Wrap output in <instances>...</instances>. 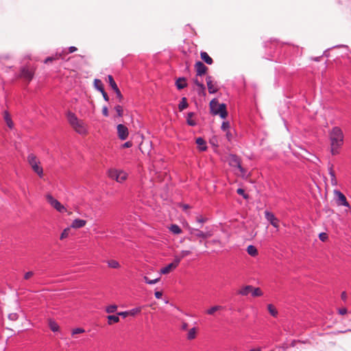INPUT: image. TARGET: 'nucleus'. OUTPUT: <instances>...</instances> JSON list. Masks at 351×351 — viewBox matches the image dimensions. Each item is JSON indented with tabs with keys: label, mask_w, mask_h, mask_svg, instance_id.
<instances>
[{
	"label": "nucleus",
	"mask_w": 351,
	"mask_h": 351,
	"mask_svg": "<svg viewBox=\"0 0 351 351\" xmlns=\"http://www.w3.org/2000/svg\"><path fill=\"white\" fill-rule=\"evenodd\" d=\"M206 84L208 92L211 94L215 93L218 91V88L216 84V82H215L213 80V77L211 76H207L206 77Z\"/></svg>",
	"instance_id": "ddd939ff"
},
{
	"label": "nucleus",
	"mask_w": 351,
	"mask_h": 351,
	"mask_svg": "<svg viewBox=\"0 0 351 351\" xmlns=\"http://www.w3.org/2000/svg\"><path fill=\"white\" fill-rule=\"evenodd\" d=\"M339 313L341 315H346L347 313V309L346 308H342L339 309Z\"/></svg>",
	"instance_id": "4d7b16f0"
},
{
	"label": "nucleus",
	"mask_w": 351,
	"mask_h": 351,
	"mask_svg": "<svg viewBox=\"0 0 351 351\" xmlns=\"http://www.w3.org/2000/svg\"><path fill=\"white\" fill-rule=\"evenodd\" d=\"M250 351H261V350L260 348H257V349H252Z\"/></svg>",
	"instance_id": "69168bd1"
},
{
	"label": "nucleus",
	"mask_w": 351,
	"mask_h": 351,
	"mask_svg": "<svg viewBox=\"0 0 351 351\" xmlns=\"http://www.w3.org/2000/svg\"><path fill=\"white\" fill-rule=\"evenodd\" d=\"M108 82H109V84L110 86H111V88H112L113 90H116L117 88H118V86L116 84V82H114L113 77L112 75H109L108 76Z\"/></svg>",
	"instance_id": "473e14b6"
},
{
	"label": "nucleus",
	"mask_w": 351,
	"mask_h": 351,
	"mask_svg": "<svg viewBox=\"0 0 351 351\" xmlns=\"http://www.w3.org/2000/svg\"><path fill=\"white\" fill-rule=\"evenodd\" d=\"M251 293L254 297H259V296L263 295V291H261V289L260 288H254L253 287V290L251 291Z\"/></svg>",
	"instance_id": "c9c22d12"
},
{
	"label": "nucleus",
	"mask_w": 351,
	"mask_h": 351,
	"mask_svg": "<svg viewBox=\"0 0 351 351\" xmlns=\"http://www.w3.org/2000/svg\"><path fill=\"white\" fill-rule=\"evenodd\" d=\"M334 194L336 196V203L338 206H344L351 209L350 205L346 199V196L339 191L335 190Z\"/></svg>",
	"instance_id": "0eeeda50"
},
{
	"label": "nucleus",
	"mask_w": 351,
	"mask_h": 351,
	"mask_svg": "<svg viewBox=\"0 0 351 351\" xmlns=\"http://www.w3.org/2000/svg\"><path fill=\"white\" fill-rule=\"evenodd\" d=\"M197 330L195 328H191L187 334L188 339H193L195 338Z\"/></svg>",
	"instance_id": "2f4dec72"
},
{
	"label": "nucleus",
	"mask_w": 351,
	"mask_h": 351,
	"mask_svg": "<svg viewBox=\"0 0 351 351\" xmlns=\"http://www.w3.org/2000/svg\"><path fill=\"white\" fill-rule=\"evenodd\" d=\"M319 238L322 241H326L328 239V234L325 232H322L319 234Z\"/></svg>",
	"instance_id": "a18cd8bd"
},
{
	"label": "nucleus",
	"mask_w": 351,
	"mask_h": 351,
	"mask_svg": "<svg viewBox=\"0 0 351 351\" xmlns=\"http://www.w3.org/2000/svg\"><path fill=\"white\" fill-rule=\"evenodd\" d=\"M86 221L81 219H76L73 221L70 228L77 229L85 226Z\"/></svg>",
	"instance_id": "dca6fc26"
},
{
	"label": "nucleus",
	"mask_w": 351,
	"mask_h": 351,
	"mask_svg": "<svg viewBox=\"0 0 351 351\" xmlns=\"http://www.w3.org/2000/svg\"><path fill=\"white\" fill-rule=\"evenodd\" d=\"M27 160L32 167V170L39 176L43 177V169L40 166V162L38 159L36 155L34 154H29L27 156Z\"/></svg>",
	"instance_id": "20e7f679"
},
{
	"label": "nucleus",
	"mask_w": 351,
	"mask_h": 351,
	"mask_svg": "<svg viewBox=\"0 0 351 351\" xmlns=\"http://www.w3.org/2000/svg\"><path fill=\"white\" fill-rule=\"evenodd\" d=\"M212 243H219V241L218 240H213L212 241Z\"/></svg>",
	"instance_id": "338daca9"
},
{
	"label": "nucleus",
	"mask_w": 351,
	"mask_h": 351,
	"mask_svg": "<svg viewBox=\"0 0 351 351\" xmlns=\"http://www.w3.org/2000/svg\"><path fill=\"white\" fill-rule=\"evenodd\" d=\"M46 199L48 203L58 212L64 213L66 211L64 206L59 201L55 199L51 195L47 194L46 195Z\"/></svg>",
	"instance_id": "423d86ee"
},
{
	"label": "nucleus",
	"mask_w": 351,
	"mask_h": 351,
	"mask_svg": "<svg viewBox=\"0 0 351 351\" xmlns=\"http://www.w3.org/2000/svg\"><path fill=\"white\" fill-rule=\"evenodd\" d=\"M226 137L228 141H230L232 137V134L229 131H226Z\"/></svg>",
	"instance_id": "052dcab7"
},
{
	"label": "nucleus",
	"mask_w": 351,
	"mask_h": 351,
	"mask_svg": "<svg viewBox=\"0 0 351 351\" xmlns=\"http://www.w3.org/2000/svg\"><path fill=\"white\" fill-rule=\"evenodd\" d=\"M70 230H71V228H70V227H69V228H65V229L62 231V234H61V235H60V239L61 240H63V239H64L67 238V237H69V234Z\"/></svg>",
	"instance_id": "58836bf2"
},
{
	"label": "nucleus",
	"mask_w": 351,
	"mask_h": 351,
	"mask_svg": "<svg viewBox=\"0 0 351 351\" xmlns=\"http://www.w3.org/2000/svg\"><path fill=\"white\" fill-rule=\"evenodd\" d=\"M114 109H115V110H116V112L117 113V115L119 117H122L123 116V108H122V107L121 106L118 105V106H115Z\"/></svg>",
	"instance_id": "c03bdc74"
},
{
	"label": "nucleus",
	"mask_w": 351,
	"mask_h": 351,
	"mask_svg": "<svg viewBox=\"0 0 351 351\" xmlns=\"http://www.w3.org/2000/svg\"><path fill=\"white\" fill-rule=\"evenodd\" d=\"M343 133L339 127H334L329 132L330 152L335 156L339 153V150L343 144Z\"/></svg>",
	"instance_id": "f257e3e1"
},
{
	"label": "nucleus",
	"mask_w": 351,
	"mask_h": 351,
	"mask_svg": "<svg viewBox=\"0 0 351 351\" xmlns=\"http://www.w3.org/2000/svg\"><path fill=\"white\" fill-rule=\"evenodd\" d=\"M267 308L272 316L276 317L277 315L278 311L272 304H269Z\"/></svg>",
	"instance_id": "4c0bfd02"
},
{
	"label": "nucleus",
	"mask_w": 351,
	"mask_h": 351,
	"mask_svg": "<svg viewBox=\"0 0 351 351\" xmlns=\"http://www.w3.org/2000/svg\"><path fill=\"white\" fill-rule=\"evenodd\" d=\"M108 319V324L109 325L112 324L113 323H117L119 322V317L117 315H108L107 317Z\"/></svg>",
	"instance_id": "bb28decb"
},
{
	"label": "nucleus",
	"mask_w": 351,
	"mask_h": 351,
	"mask_svg": "<svg viewBox=\"0 0 351 351\" xmlns=\"http://www.w3.org/2000/svg\"><path fill=\"white\" fill-rule=\"evenodd\" d=\"M117 315L122 316L124 318L126 317L127 316H129L128 311L119 312L117 313Z\"/></svg>",
	"instance_id": "864d4df0"
},
{
	"label": "nucleus",
	"mask_w": 351,
	"mask_h": 351,
	"mask_svg": "<svg viewBox=\"0 0 351 351\" xmlns=\"http://www.w3.org/2000/svg\"><path fill=\"white\" fill-rule=\"evenodd\" d=\"M228 160L230 166L237 167L241 172L243 171V169L241 165L240 158L237 156L231 154L228 156Z\"/></svg>",
	"instance_id": "6e6552de"
},
{
	"label": "nucleus",
	"mask_w": 351,
	"mask_h": 351,
	"mask_svg": "<svg viewBox=\"0 0 351 351\" xmlns=\"http://www.w3.org/2000/svg\"><path fill=\"white\" fill-rule=\"evenodd\" d=\"M154 295L156 298L159 299L162 297V293L161 291H156Z\"/></svg>",
	"instance_id": "13d9d810"
},
{
	"label": "nucleus",
	"mask_w": 351,
	"mask_h": 351,
	"mask_svg": "<svg viewBox=\"0 0 351 351\" xmlns=\"http://www.w3.org/2000/svg\"><path fill=\"white\" fill-rule=\"evenodd\" d=\"M144 280L146 283L149 285H153L158 282L160 280V278H156L154 280H149L147 276H144Z\"/></svg>",
	"instance_id": "79ce46f5"
},
{
	"label": "nucleus",
	"mask_w": 351,
	"mask_h": 351,
	"mask_svg": "<svg viewBox=\"0 0 351 351\" xmlns=\"http://www.w3.org/2000/svg\"><path fill=\"white\" fill-rule=\"evenodd\" d=\"M194 82L196 84V86H197L199 87V95L202 94L203 95H205V94H206V92H205L206 88H205L204 85L202 82H199L197 79H195L194 80Z\"/></svg>",
	"instance_id": "a878e982"
},
{
	"label": "nucleus",
	"mask_w": 351,
	"mask_h": 351,
	"mask_svg": "<svg viewBox=\"0 0 351 351\" xmlns=\"http://www.w3.org/2000/svg\"><path fill=\"white\" fill-rule=\"evenodd\" d=\"M94 86L100 92H101V90H104L103 84L100 80L95 79L94 80Z\"/></svg>",
	"instance_id": "c756f323"
},
{
	"label": "nucleus",
	"mask_w": 351,
	"mask_h": 351,
	"mask_svg": "<svg viewBox=\"0 0 351 351\" xmlns=\"http://www.w3.org/2000/svg\"><path fill=\"white\" fill-rule=\"evenodd\" d=\"M210 112L214 115H219L221 118L225 119L228 115L226 105L219 104L217 99H213L210 102Z\"/></svg>",
	"instance_id": "7ed1b4c3"
},
{
	"label": "nucleus",
	"mask_w": 351,
	"mask_h": 351,
	"mask_svg": "<svg viewBox=\"0 0 351 351\" xmlns=\"http://www.w3.org/2000/svg\"><path fill=\"white\" fill-rule=\"evenodd\" d=\"M170 230L173 234H180L182 232L181 228L178 225H176V224H173L171 226Z\"/></svg>",
	"instance_id": "72a5a7b5"
},
{
	"label": "nucleus",
	"mask_w": 351,
	"mask_h": 351,
	"mask_svg": "<svg viewBox=\"0 0 351 351\" xmlns=\"http://www.w3.org/2000/svg\"><path fill=\"white\" fill-rule=\"evenodd\" d=\"M200 57L202 60H204L208 64H212L213 62V59L205 51H202L200 53Z\"/></svg>",
	"instance_id": "aec40b11"
},
{
	"label": "nucleus",
	"mask_w": 351,
	"mask_h": 351,
	"mask_svg": "<svg viewBox=\"0 0 351 351\" xmlns=\"http://www.w3.org/2000/svg\"><path fill=\"white\" fill-rule=\"evenodd\" d=\"M132 145V142H130V141H128V142L125 143L123 145V147H124V148H128V147H130Z\"/></svg>",
	"instance_id": "6e6d98bb"
},
{
	"label": "nucleus",
	"mask_w": 351,
	"mask_h": 351,
	"mask_svg": "<svg viewBox=\"0 0 351 351\" xmlns=\"http://www.w3.org/2000/svg\"><path fill=\"white\" fill-rule=\"evenodd\" d=\"M206 218L202 217V216H199V217H196V221L199 223H203L206 221Z\"/></svg>",
	"instance_id": "3c124183"
},
{
	"label": "nucleus",
	"mask_w": 351,
	"mask_h": 351,
	"mask_svg": "<svg viewBox=\"0 0 351 351\" xmlns=\"http://www.w3.org/2000/svg\"><path fill=\"white\" fill-rule=\"evenodd\" d=\"M188 328V324L186 322H183L182 325V329L186 330Z\"/></svg>",
	"instance_id": "e2e57ef3"
},
{
	"label": "nucleus",
	"mask_w": 351,
	"mask_h": 351,
	"mask_svg": "<svg viewBox=\"0 0 351 351\" xmlns=\"http://www.w3.org/2000/svg\"><path fill=\"white\" fill-rule=\"evenodd\" d=\"M191 254V252L190 250H182L179 256H175V258H178L180 263L183 258L190 255Z\"/></svg>",
	"instance_id": "c85d7f7f"
},
{
	"label": "nucleus",
	"mask_w": 351,
	"mask_h": 351,
	"mask_svg": "<svg viewBox=\"0 0 351 351\" xmlns=\"http://www.w3.org/2000/svg\"><path fill=\"white\" fill-rule=\"evenodd\" d=\"M196 143L197 145L199 151H206L207 149L206 141L201 137L196 139Z\"/></svg>",
	"instance_id": "a211bd4d"
},
{
	"label": "nucleus",
	"mask_w": 351,
	"mask_h": 351,
	"mask_svg": "<svg viewBox=\"0 0 351 351\" xmlns=\"http://www.w3.org/2000/svg\"><path fill=\"white\" fill-rule=\"evenodd\" d=\"M3 119L7 124V125L10 128H12L13 127V122L11 119V117H10V114L8 113V112L7 111H4L3 112Z\"/></svg>",
	"instance_id": "412c9836"
},
{
	"label": "nucleus",
	"mask_w": 351,
	"mask_h": 351,
	"mask_svg": "<svg viewBox=\"0 0 351 351\" xmlns=\"http://www.w3.org/2000/svg\"><path fill=\"white\" fill-rule=\"evenodd\" d=\"M101 94H102V95H103L104 99L106 101H108L109 100V97H108V94H107V93H106V92L105 91V90H101Z\"/></svg>",
	"instance_id": "603ef678"
},
{
	"label": "nucleus",
	"mask_w": 351,
	"mask_h": 351,
	"mask_svg": "<svg viewBox=\"0 0 351 351\" xmlns=\"http://www.w3.org/2000/svg\"><path fill=\"white\" fill-rule=\"evenodd\" d=\"M195 71L197 73V75L202 76V75H204L207 71L208 67L206 66L202 62L198 61L195 64Z\"/></svg>",
	"instance_id": "2eb2a0df"
},
{
	"label": "nucleus",
	"mask_w": 351,
	"mask_h": 351,
	"mask_svg": "<svg viewBox=\"0 0 351 351\" xmlns=\"http://www.w3.org/2000/svg\"><path fill=\"white\" fill-rule=\"evenodd\" d=\"M179 265V259L178 258H174V261L173 263L169 264L168 265H167L166 267L162 268L160 271V273L161 274H169L171 271H173V269H175Z\"/></svg>",
	"instance_id": "9d476101"
},
{
	"label": "nucleus",
	"mask_w": 351,
	"mask_h": 351,
	"mask_svg": "<svg viewBox=\"0 0 351 351\" xmlns=\"http://www.w3.org/2000/svg\"><path fill=\"white\" fill-rule=\"evenodd\" d=\"M142 307H138L128 311L129 315L134 316L141 313Z\"/></svg>",
	"instance_id": "e433bc0d"
},
{
	"label": "nucleus",
	"mask_w": 351,
	"mask_h": 351,
	"mask_svg": "<svg viewBox=\"0 0 351 351\" xmlns=\"http://www.w3.org/2000/svg\"><path fill=\"white\" fill-rule=\"evenodd\" d=\"M34 70L28 67H24L21 69V77L27 80L28 82L31 81L34 77Z\"/></svg>",
	"instance_id": "9b49d317"
},
{
	"label": "nucleus",
	"mask_w": 351,
	"mask_h": 351,
	"mask_svg": "<svg viewBox=\"0 0 351 351\" xmlns=\"http://www.w3.org/2000/svg\"><path fill=\"white\" fill-rule=\"evenodd\" d=\"M49 326L50 329L53 332H56L59 330V326L58 325V324L56 322H55L53 320H49Z\"/></svg>",
	"instance_id": "7c9ffc66"
},
{
	"label": "nucleus",
	"mask_w": 351,
	"mask_h": 351,
	"mask_svg": "<svg viewBox=\"0 0 351 351\" xmlns=\"http://www.w3.org/2000/svg\"><path fill=\"white\" fill-rule=\"evenodd\" d=\"M191 234H193L197 238L207 239L210 237L213 234L210 231L204 232L198 229L191 228L190 230Z\"/></svg>",
	"instance_id": "f8f14e48"
},
{
	"label": "nucleus",
	"mask_w": 351,
	"mask_h": 351,
	"mask_svg": "<svg viewBox=\"0 0 351 351\" xmlns=\"http://www.w3.org/2000/svg\"><path fill=\"white\" fill-rule=\"evenodd\" d=\"M237 192L238 194L243 195V197L245 199H247L248 197L247 195L245 193V191L243 189H241V188L238 189L237 190Z\"/></svg>",
	"instance_id": "de8ad7c7"
},
{
	"label": "nucleus",
	"mask_w": 351,
	"mask_h": 351,
	"mask_svg": "<svg viewBox=\"0 0 351 351\" xmlns=\"http://www.w3.org/2000/svg\"><path fill=\"white\" fill-rule=\"evenodd\" d=\"M341 298L343 300H346L347 299V294L345 291L341 293Z\"/></svg>",
	"instance_id": "680f3d73"
},
{
	"label": "nucleus",
	"mask_w": 351,
	"mask_h": 351,
	"mask_svg": "<svg viewBox=\"0 0 351 351\" xmlns=\"http://www.w3.org/2000/svg\"><path fill=\"white\" fill-rule=\"evenodd\" d=\"M34 275V273L33 271H28L26 272L24 275V279L25 280H29L30 278H32Z\"/></svg>",
	"instance_id": "49530a36"
},
{
	"label": "nucleus",
	"mask_w": 351,
	"mask_h": 351,
	"mask_svg": "<svg viewBox=\"0 0 351 351\" xmlns=\"http://www.w3.org/2000/svg\"><path fill=\"white\" fill-rule=\"evenodd\" d=\"M176 86L178 89H182L186 86V79L184 77H180L176 81Z\"/></svg>",
	"instance_id": "5701e85b"
},
{
	"label": "nucleus",
	"mask_w": 351,
	"mask_h": 351,
	"mask_svg": "<svg viewBox=\"0 0 351 351\" xmlns=\"http://www.w3.org/2000/svg\"><path fill=\"white\" fill-rule=\"evenodd\" d=\"M195 116L194 112H189L187 114L186 117V122L188 125L191 126H195L196 125L195 121L193 119V117Z\"/></svg>",
	"instance_id": "b1692460"
},
{
	"label": "nucleus",
	"mask_w": 351,
	"mask_h": 351,
	"mask_svg": "<svg viewBox=\"0 0 351 351\" xmlns=\"http://www.w3.org/2000/svg\"><path fill=\"white\" fill-rule=\"evenodd\" d=\"M253 290V287L251 285H246L241 288L238 293L242 295H247Z\"/></svg>",
	"instance_id": "6ab92c4d"
},
{
	"label": "nucleus",
	"mask_w": 351,
	"mask_h": 351,
	"mask_svg": "<svg viewBox=\"0 0 351 351\" xmlns=\"http://www.w3.org/2000/svg\"><path fill=\"white\" fill-rule=\"evenodd\" d=\"M247 252L252 256H256L258 255V250L256 247L252 245L247 246Z\"/></svg>",
	"instance_id": "393cba45"
},
{
	"label": "nucleus",
	"mask_w": 351,
	"mask_h": 351,
	"mask_svg": "<svg viewBox=\"0 0 351 351\" xmlns=\"http://www.w3.org/2000/svg\"><path fill=\"white\" fill-rule=\"evenodd\" d=\"M230 127V123L228 121H224L221 125V130L224 132L228 131Z\"/></svg>",
	"instance_id": "37998d69"
},
{
	"label": "nucleus",
	"mask_w": 351,
	"mask_h": 351,
	"mask_svg": "<svg viewBox=\"0 0 351 351\" xmlns=\"http://www.w3.org/2000/svg\"><path fill=\"white\" fill-rule=\"evenodd\" d=\"M117 129L119 138L122 141L125 140L129 134L128 128L123 124H119Z\"/></svg>",
	"instance_id": "1a4fd4ad"
},
{
	"label": "nucleus",
	"mask_w": 351,
	"mask_h": 351,
	"mask_svg": "<svg viewBox=\"0 0 351 351\" xmlns=\"http://www.w3.org/2000/svg\"><path fill=\"white\" fill-rule=\"evenodd\" d=\"M265 216L267 220L275 228H278L279 220L274 216V215L269 211L265 212Z\"/></svg>",
	"instance_id": "4468645a"
},
{
	"label": "nucleus",
	"mask_w": 351,
	"mask_h": 351,
	"mask_svg": "<svg viewBox=\"0 0 351 351\" xmlns=\"http://www.w3.org/2000/svg\"><path fill=\"white\" fill-rule=\"evenodd\" d=\"M67 119L69 124L76 132L82 135L86 134L87 130L86 125L84 121L79 119L74 113L69 112L67 113Z\"/></svg>",
	"instance_id": "f03ea898"
},
{
	"label": "nucleus",
	"mask_w": 351,
	"mask_h": 351,
	"mask_svg": "<svg viewBox=\"0 0 351 351\" xmlns=\"http://www.w3.org/2000/svg\"><path fill=\"white\" fill-rule=\"evenodd\" d=\"M116 93V95L117 97L119 99V100H121L123 99V95L120 91V90L118 88H117L116 90H114Z\"/></svg>",
	"instance_id": "8fccbe9b"
},
{
	"label": "nucleus",
	"mask_w": 351,
	"mask_h": 351,
	"mask_svg": "<svg viewBox=\"0 0 351 351\" xmlns=\"http://www.w3.org/2000/svg\"><path fill=\"white\" fill-rule=\"evenodd\" d=\"M108 265L111 268L117 269V268L120 267V265H119V262H117L115 260H110V261H108Z\"/></svg>",
	"instance_id": "f704fd0d"
},
{
	"label": "nucleus",
	"mask_w": 351,
	"mask_h": 351,
	"mask_svg": "<svg viewBox=\"0 0 351 351\" xmlns=\"http://www.w3.org/2000/svg\"><path fill=\"white\" fill-rule=\"evenodd\" d=\"M188 102H187V99L186 97H183L182 98L180 104H179V106H178V108L180 111H182L183 110H184L185 108H186L188 107Z\"/></svg>",
	"instance_id": "cd10ccee"
},
{
	"label": "nucleus",
	"mask_w": 351,
	"mask_h": 351,
	"mask_svg": "<svg viewBox=\"0 0 351 351\" xmlns=\"http://www.w3.org/2000/svg\"><path fill=\"white\" fill-rule=\"evenodd\" d=\"M77 49L75 47H73V46L70 47L69 48V53H73V52L76 51H77Z\"/></svg>",
	"instance_id": "bf43d9fd"
},
{
	"label": "nucleus",
	"mask_w": 351,
	"mask_h": 351,
	"mask_svg": "<svg viewBox=\"0 0 351 351\" xmlns=\"http://www.w3.org/2000/svg\"><path fill=\"white\" fill-rule=\"evenodd\" d=\"M329 174L330 176L331 184L332 186H336L337 184V181L335 177V173L333 170L332 165H331L329 169Z\"/></svg>",
	"instance_id": "4be33fe9"
},
{
	"label": "nucleus",
	"mask_w": 351,
	"mask_h": 351,
	"mask_svg": "<svg viewBox=\"0 0 351 351\" xmlns=\"http://www.w3.org/2000/svg\"><path fill=\"white\" fill-rule=\"evenodd\" d=\"M225 308L224 306L221 305H215L211 306L208 310H206V313L209 315H214L217 312L222 311Z\"/></svg>",
	"instance_id": "f3484780"
},
{
	"label": "nucleus",
	"mask_w": 351,
	"mask_h": 351,
	"mask_svg": "<svg viewBox=\"0 0 351 351\" xmlns=\"http://www.w3.org/2000/svg\"><path fill=\"white\" fill-rule=\"evenodd\" d=\"M84 332V330L80 328H75L72 331V335H75L76 334Z\"/></svg>",
	"instance_id": "09e8293b"
},
{
	"label": "nucleus",
	"mask_w": 351,
	"mask_h": 351,
	"mask_svg": "<svg viewBox=\"0 0 351 351\" xmlns=\"http://www.w3.org/2000/svg\"><path fill=\"white\" fill-rule=\"evenodd\" d=\"M108 176L118 182H122L126 180L127 173L117 169H110L108 171Z\"/></svg>",
	"instance_id": "39448f33"
},
{
	"label": "nucleus",
	"mask_w": 351,
	"mask_h": 351,
	"mask_svg": "<svg viewBox=\"0 0 351 351\" xmlns=\"http://www.w3.org/2000/svg\"><path fill=\"white\" fill-rule=\"evenodd\" d=\"M182 208L184 210H186L189 208V206L187 204L182 205Z\"/></svg>",
	"instance_id": "0e129e2a"
},
{
	"label": "nucleus",
	"mask_w": 351,
	"mask_h": 351,
	"mask_svg": "<svg viewBox=\"0 0 351 351\" xmlns=\"http://www.w3.org/2000/svg\"><path fill=\"white\" fill-rule=\"evenodd\" d=\"M102 113L105 116V117H108V108L104 106L102 109Z\"/></svg>",
	"instance_id": "5fc2aeb1"
},
{
	"label": "nucleus",
	"mask_w": 351,
	"mask_h": 351,
	"mask_svg": "<svg viewBox=\"0 0 351 351\" xmlns=\"http://www.w3.org/2000/svg\"><path fill=\"white\" fill-rule=\"evenodd\" d=\"M61 57V54H56L54 57H48L47 58L44 62L47 64L49 62H51L53 60H58Z\"/></svg>",
	"instance_id": "a19ab883"
},
{
	"label": "nucleus",
	"mask_w": 351,
	"mask_h": 351,
	"mask_svg": "<svg viewBox=\"0 0 351 351\" xmlns=\"http://www.w3.org/2000/svg\"><path fill=\"white\" fill-rule=\"evenodd\" d=\"M117 309V306L116 304H112L106 307V311L108 313H114Z\"/></svg>",
	"instance_id": "ea45409f"
}]
</instances>
